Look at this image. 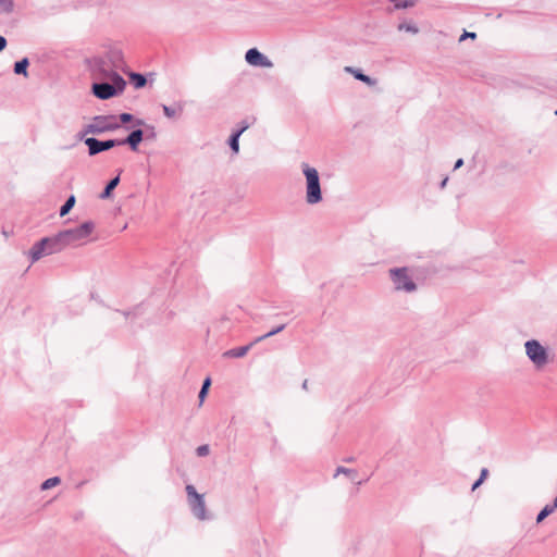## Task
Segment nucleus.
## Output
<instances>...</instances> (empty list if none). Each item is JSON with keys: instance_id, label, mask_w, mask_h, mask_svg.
<instances>
[{"instance_id": "nucleus-6", "label": "nucleus", "mask_w": 557, "mask_h": 557, "mask_svg": "<svg viewBox=\"0 0 557 557\" xmlns=\"http://www.w3.org/2000/svg\"><path fill=\"white\" fill-rule=\"evenodd\" d=\"M120 127V123L114 115H98L92 119V122L85 128L84 134H101L109 131H114Z\"/></svg>"}, {"instance_id": "nucleus-5", "label": "nucleus", "mask_w": 557, "mask_h": 557, "mask_svg": "<svg viewBox=\"0 0 557 557\" xmlns=\"http://www.w3.org/2000/svg\"><path fill=\"white\" fill-rule=\"evenodd\" d=\"M185 491L188 497V505L190 507L193 515L199 520H207L209 516L206 509L203 495L199 494L196 491L195 486L191 484L186 485Z\"/></svg>"}, {"instance_id": "nucleus-33", "label": "nucleus", "mask_w": 557, "mask_h": 557, "mask_svg": "<svg viewBox=\"0 0 557 557\" xmlns=\"http://www.w3.org/2000/svg\"><path fill=\"white\" fill-rule=\"evenodd\" d=\"M487 474H488V470L486 468H483L481 470V474H480L479 479H482V482H483L486 479Z\"/></svg>"}, {"instance_id": "nucleus-29", "label": "nucleus", "mask_w": 557, "mask_h": 557, "mask_svg": "<svg viewBox=\"0 0 557 557\" xmlns=\"http://www.w3.org/2000/svg\"><path fill=\"white\" fill-rule=\"evenodd\" d=\"M163 113L166 117L173 119L177 115V111L169 106H162Z\"/></svg>"}, {"instance_id": "nucleus-38", "label": "nucleus", "mask_w": 557, "mask_h": 557, "mask_svg": "<svg viewBox=\"0 0 557 557\" xmlns=\"http://www.w3.org/2000/svg\"><path fill=\"white\" fill-rule=\"evenodd\" d=\"M448 178H444L441 183V188H444L446 186V183H447Z\"/></svg>"}, {"instance_id": "nucleus-4", "label": "nucleus", "mask_w": 557, "mask_h": 557, "mask_svg": "<svg viewBox=\"0 0 557 557\" xmlns=\"http://www.w3.org/2000/svg\"><path fill=\"white\" fill-rule=\"evenodd\" d=\"M389 276L397 292L412 293L417 289V285L410 276L408 268L391 269Z\"/></svg>"}, {"instance_id": "nucleus-8", "label": "nucleus", "mask_w": 557, "mask_h": 557, "mask_svg": "<svg viewBox=\"0 0 557 557\" xmlns=\"http://www.w3.org/2000/svg\"><path fill=\"white\" fill-rule=\"evenodd\" d=\"M85 144L88 147V151H89L90 156H95L102 151L109 150L113 147L120 146V143H117V139H109V140L101 141L94 137L86 138Z\"/></svg>"}, {"instance_id": "nucleus-37", "label": "nucleus", "mask_w": 557, "mask_h": 557, "mask_svg": "<svg viewBox=\"0 0 557 557\" xmlns=\"http://www.w3.org/2000/svg\"><path fill=\"white\" fill-rule=\"evenodd\" d=\"M302 388H304L305 391H308V380H305V381L302 382Z\"/></svg>"}, {"instance_id": "nucleus-15", "label": "nucleus", "mask_w": 557, "mask_h": 557, "mask_svg": "<svg viewBox=\"0 0 557 557\" xmlns=\"http://www.w3.org/2000/svg\"><path fill=\"white\" fill-rule=\"evenodd\" d=\"M255 341L246 346L236 347L223 352L224 358H242L247 355L250 348L255 345Z\"/></svg>"}, {"instance_id": "nucleus-14", "label": "nucleus", "mask_w": 557, "mask_h": 557, "mask_svg": "<svg viewBox=\"0 0 557 557\" xmlns=\"http://www.w3.org/2000/svg\"><path fill=\"white\" fill-rule=\"evenodd\" d=\"M345 72L351 74L356 79L363 82L368 86H374L376 84V81L374 78H371L370 76L363 74L360 70L356 67L346 66Z\"/></svg>"}, {"instance_id": "nucleus-17", "label": "nucleus", "mask_w": 557, "mask_h": 557, "mask_svg": "<svg viewBox=\"0 0 557 557\" xmlns=\"http://www.w3.org/2000/svg\"><path fill=\"white\" fill-rule=\"evenodd\" d=\"M120 183V176H115L112 178L103 189V191L100 194L101 199H107L111 196V191L119 185Z\"/></svg>"}, {"instance_id": "nucleus-9", "label": "nucleus", "mask_w": 557, "mask_h": 557, "mask_svg": "<svg viewBox=\"0 0 557 557\" xmlns=\"http://www.w3.org/2000/svg\"><path fill=\"white\" fill-rule=\"evenodd\" d=\"M246 62L251 66L267 67L273 66L272 61L261 53L257 48L249 49L245 54Z\"/></svg>"}, {"instance_id": "nucleus-27", "label": "nucleus", "mask_w": 557, "mask_h": 557, "mask_svg": "<svg viewBox=\"0 0 557 557\" xmlns=\"http://www.w3.org/2000/svg\"><path fill=\"white\" fill-rule=\"evenodd\" d=\"M0 10L4 13H10L13 10V1L0 0Z\"/></svg>"}, {"instance_id": "nucleus-22", "label": "nucleus", "mask_w": 557, "mask_h": 557, "mask_svg": "<svg viewBox=\"0 0 557 557\" xmlns=\"http://www.w3.org/2000/svg\"><path fill=\"white\" fill-rule=\"evenodd\" d=\"M338 474H345L354 481L357 476V471L345 467H338L335 471L334 476H337Z\"/></svg>"}, {"instance_id": "nucleus-24", "label": "nucleus", "mask_w": 557, "mask_h": 557, "mask_svg": "<svg viewBox=\"0 0 557 557\" xmlns=\"http://www.w3.org/2000/svg\"><path fill=\"white\" fill-rule=\"evenodd\" d=\"M61 480L59 476H53V478H49L47 479L42 484H41V490L46 491V490H49L53 486H57L58 484H60Z\"/></svg>"}, {"instance_id": "nucleus-31", "label": "nucleus", "mask_w": 557, "mask_h": 557, "mask_svg": "<svg viewBox=\"0 0 557 557\" xmlns=\"http://www.w3.org/2000/svg\"><path fill=\"white\" fill-rule=\"evenodd\" d=\"M121 123H128L133 120V115L129 113H122L119 116Z\"/></svg>"}, {"instance_id": "nucleus-2", "label": "nucleus", "mask_w": 557, "mask_h": 557, "mask_svg": "<svg viewBox=\"0 0 557 557\" xmlns=\"http://www.w3.org/2000/svg\"><path fill=\"white\" fill-rule=\"evenodd\" d=\"M95 230V223L86 221L74 228L61 231V240L66 247H78L87 244Z\"/></svg>"}, {"instance_id": "nucleus-16", "label": "nucleus", "mask_w": 557, "mask_h": 557, "mask_svg": "<svg viewBox=\"0 0 557 557\" xmlns=\"http://www.w3.org/2000/svg\"><path fill=\"white\" fill-rule=\"evenodd\" d=\"M249 127L247 123H244L239 129L234 132L230 137L228 145L234 153L239 151V137Z\"/></svg>"}, {"instance_id": "nucleus-21", "label": "nucleus", "mask_w": 557, "mask_h": 557, "mask_svg": "<svg viewBox=\"0 0 557 557\" xmlns=\"http://www.w3.org/2000/svg\"><path fill=\"white\" fill-rule=\"evenodd\" d=\"M285 329V324H281L276 327H273V330H271L270 332H268L267 334L262 335V336H259L255 339V343H260L262 342L263 339L265 338H269L271 336H274L275 334L282 332L283 330Z\"/></svg>"}, {"instance_id": "nucleus-19", "label": "nucleus", "mask_w": 557, "mask_h": 557, "mask_svg": "<svg viewBox=\"0 0 557 557\" xmlns=\"http://www.w3.org/2000/svg\"><path fill=\"white\" fill-rule=\"evenodd\" d=\"M131 81L136 88H143L147 83L146 77L139 73H132Z\"/></svg>"}, {"instance_id": "nucleus-34", "label": "nucleus", "mask_w": 557, "mask_h": 557, "mask_svg": "<svg viewBox=\"0 0 557 557\" xmlns=\"http://www.w3.org/2000/svg\"><path fill=\"white\" fill-rule=\"evenodd\" d=\"M7 47V39L0 35V51Z\"/></svg>"}, {"instance_id": "nucleus-35", "label": "nucleus", "mask_w": 557, "mask_h": 557, "mask_svg": "<svg viewBox=\"0 0 557 557\" xmlns=\"http://www.w3.org/2000/svg\"><path fill=\"white\" fill-rule=\"evenodd\" d=\"M463 164V160L462 159H458L455 163V166H454V170H457L459 168H461Z\"/></svg>"}, {"instance_id": "nucleus-25", "label": "nucleus", "mask_w": 557, "mask_h": 557, "mask_svg": "<svg viewBox=\"0 0 557 557\" xmlns=\"http://www.w3.org/2000/svg\"><path fill=\"white\" fill-rule=\"evenodd\" d=\"M555 508L552 505H546L537 515L536 522L543 521L548 515H550Z\"/></svg>"}, {"instance_id": "nucleus-32", "label": "nucleus", "mask_w": 557, "mask_h": 557, "mask_svg": "<svg viewBox=\"0 0 557 557\" xmlns=\"http://www.w3.org/2000/svg\"><path fill=\"white\" fill-rule=\"evenodd\" d=\"M476 37V34L475 33H469V32H465L461 37H460V40H463L466 38H472L474 39Z\"/></svg>"}, {"instance_id": "nucleus-20", "label": "nucleus", "mask_w": 557, "mask_h": 557, "mask_svg": "<svg viewBox=\"0 0 557 557\" xmlns=\"http://www.w3.org/2000/svg\"><path fill=\"white\" fill-rule=\"evenodd\" d=\"M75 205V196H70L60 209V216L66 215Z\"/></svg>"}, {"instance_id": "nucleus-39", "label": "nucleus", "mask_w": 557, "mask_h": 557, "mask_svg": "<svg viewBox=\"0 0 557 557\" xmlns=\"http://www.w3.org/2000/svg\"><path fill=\"white\" fill-rule=\"evenodd\" d=\"M555 114L557 115V110L555 111Z\"/></svg>"}, {"instance_id": "nucleus-11", "label": "nucleus", "mask_w": 557, "mask_h": 557, "mask_svg": "<svg viewBox=\"0 0 557 557\" xmlns=\"http://www.w3.org/2000/svg\"><path fill=\"white\" fill-rule=\"evenodd\" d=\"M143 138H144V132L138 128V129L133 131L126 138L117 139V143H120V146L129 145V147L133 151H137L138 145L140 144Z\"/></svg>"}, {"instance_id": "nucleus-23", "label": "nucleus", "mask_w": 557, "mask_h": 557, "mask_svg": "<svg viewBox=\"0 0 557 557\" xmlns=\"http://www.w3.org/2000/svg\"><path fill=\"white\" fill-rule=\"evenodd\" d=\"M394 3L396 10L408 9L414 5V0H391Z\"/></svg>"}, {"instance_id": "nucleus-12", "label": "nucleus", "mask_w": 557, "mask_h": 557, "mask_svg": "<svg viewBox=\"0 0 557 557\" xmlns=\"http://www.w3.org/2000/svg\"><path fill=\"white\" fill-rule=\"evenodd\" d=\"M47 242V250L48 253H57L65 249V245L63 244V240H61V234L60 232L51 237H45L44 238Z\"/></svg>"}, {"instance_id": "nucleus-7", "label": "nucleus", "mask_w": 557, "mask_h": 557, "mask_svg": "<svg viewBox=\"0 0 557 557\" xmlns=\"http://www.w3.org/2000/svg\"><path fill=\"white\" fill-rule=\"evenodd\" d=\"M525 354L533 364L541 369L548 363V352L536 339H530L524 344Z\"/></svg>"}, {"instance_id": "nucleus-30", "label": "nucleus", "mask_w": 557, "mask_h": 557, "mask_svg": "<svg viewBox=\"0 0 557 557\" xmlns=\"http://www.w3.org/2000/svg\"><path fill=\"white\" fill-rule=\"evenodd\" d=\"M196 451L199 457H205L209 455L210 449L208 445H200L199 447H197Z\"/></svg>"}, {"instance_id": "nucleus-26", "label": "nucleus", "mask_w": 557, "mask_h": 557, "mask_svg": "<svg viewBox=\"0 0 557 557\" xmlns=\"http://www.w3.org/2000/svg\"><path fill=\"white\" fill-rule=\"evenodd\" d=\"M398 30L403 32H408V33H411V34H417L419 32L418 27L413 24H408V23H400L398 25Z\"/></svg>"}, {"instance_id": "nucleus-3", "label": "nucleus", "mask_w": 557, "mask_h": 557, "mask_svg": "<svg viewBox=\"0 0 557 557\" xmlns=\"http://www.w3.org/2000/svg\"><path fill=\"white\" fill-rule=\"evenodd\" d=\"M301 169L306 177V201L308 205H317L322 201L319 173L308 163H302Z\"/></svg>"}, {"instance_id": "nucleus-36", "label": "nucleus", "mask_w": 557, "mask_h": 557, "mask_svg": "<svg viewBox=\"0 0 557 557\" xmlns=\"http://www.w3.org/2000/svg\"><path fill=\"white\" fill-rule=\"evenodd\" d=\"M482 479H478L473 485H472V491H474L475 488H478L481 484H482Z\"/></svg>"}, {"instance_id": "nucleus-28", "label": "nucleus", "mask_w": 557, "mask_h": 557, "mask_svg": "<svg viewBox=\"0 0 557 557\" xmlns=\"http://www.w3.org/2000/svg\"><path fill=\"white\" fill-rule=\"evenodd\" d=\"M210 383H211V381H210L209 377L205 380V382L202 384V387H201V389L199 392V395H198L199 398H200V401H202L205 399V397L207 395V392H208V388L210 386Z\"/></svg>"}, {"instance_id": "nucleus-18", "label": "nucleus", "mask_w": 557, "mask_h": 557, "mask_svg": "<svg viewBox=\"0 0 557 557\" xmlns=\"http://www.w3.org/2000/svg\"><path fill=\"white\" fill-rule=\"evenodd\" d=\"M29 62L27 58L22 59L21 61L14 64V73L17 75L27 76V66Z\"/></svg>"}, {"instance_id": "nucleus-13", "label": "nucleus", "mask_w": 557, "mask_h": 557, "mask_svg": "<svg viewBox=\"0 0 557 557\" xmlns=\"http://www.w3.org/2000/svg\"><path fill=\"white\" fill-rule=\"evenodd\" d=\"M47 250V242L42 238L38 243H36L32 249L29 250V257L32 262L38 261L44 256H49Z\"/></svg>"}, {"instance_id": "nucleus-1", "label": "nucleus", "mask_w": 557, "mask_h": 557, "mask_svg": "<svg viewBox=\"0 0 557 557\" xmlns=\"http://www.w3.org/2000/svg\"><path fill=\"white\" fill-rule=\"evenodd\" d=\"M88 63L95 77L111 78L120 91L124 89L125 81L115 72L124 64L123 53L120 49L111 48L103 55L91 58Z\"/></svg>"}, {"instance_id": "nucleus-10", "label": "nucleus", "mask_w": 557, "mask_h": 557, "mask_svg": "<svg viewBox=\"0 0 557 557\" xmlns=\"http://www.w3.org/2000/svg\"><path fill=\"white\" fill-rule=\"evenodd\" d=\"M94 95L102 100L110 99L117 94L115 86L109 83H95L92 85Z\"/></svg>"}]
</instances>
